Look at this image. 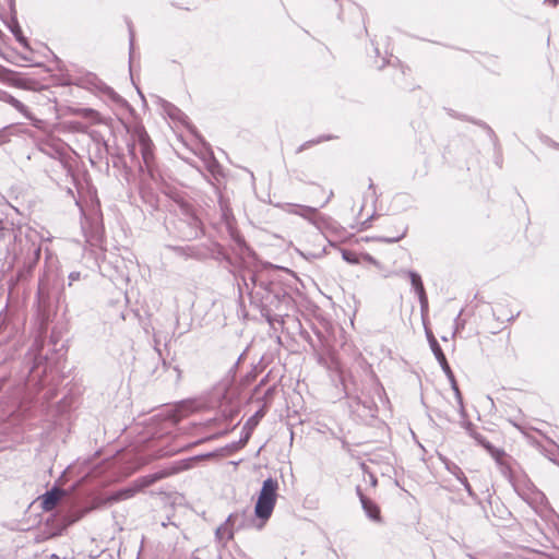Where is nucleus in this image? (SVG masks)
Here are the masks:
<instances>
[{
    "label": "nucleus",
    "mask_w": 559,
    "mask_h": 559,
    "mask_svg": "<svg viewBox=\"0 0 559 559\" xmlns=\"http://www.w3.org/2000/svg\"><path fill=\"white\" fill-rule=\"evenodd\" d=\"M252 287L250 290V299L261 308L262 314L272 322L278 313L272 314L273 311L287 310L293 301L289 293L280 281L270 280L265 274L258 273L250 276Z\"/></svg>",
    "instance_id": "1"
},
{
    "label": "nucleus",
    "mask_w": 559,
    "mask_h": 559,
    "mask_svg": "<svg viewBox=\"0 0 559 559\" xmlns=\"http://www.w3.org/2000/svg\"><path fill=\"white\" fill-rule=\"evenodd\" d=\"M135 140L128 143V155L134 165L139 166L140 171H151L154 159L153 142L143 128H136L133 133Z\"/></svg>",
    "instance_id": "2"
},
{
    "label": "nucleus",
    "mask_w": 559,
    "mask_h": 559,
    "mask_svg": "<svg viewBox=\"0 0 559 559\" xmlns=\"http://www.w3.org/2000/svg\"><path fill=\"white\" fill-rule=\"evenodd\" d=\"M278 481L272 477L265 479L258 496L254 514L258 519L266 521L271 518L277 500Z\"/></svg>",
    "instance_id": "3"
},
{
    "label": "nucleus",
    "mask_w": 559,
    "mask_h": 559,
    "mask_svg": "<svg viewBox=\"0 0 559 559\" xmlns=\"http://www.w3.org/2000/svg\"><path fill=\"white\" fill-rule=\"evenodd\" d=\"M195 460H197V457H190V459H185V460L174 462L169 466H166L155 473H152V474H148V475L138 478L136 481L142 490V489L155 484L156 481H158L160 479H164L168 476H171V475L178 474L182 471H187V469L191 468L193 466V463Z\"/></svg>",
    "instance_id": "4"
},
{
    "label": "nucleus",
    "mask_w": 559,
    "mask_h": 559,
    "mask_svg": "<svg viewBox=\"0 0 559 559\" xmlns=\"http://www.w3.org/2000/svg\"><path fill=\"white\" fill-rule=\"evenodd\" d=\"M245 525V514L243 513H231L229 514V516L226 519L225 523L222 524L219 527H217L216 530V537L219 539V540H223V539H230L233 538L234 536V528H241L242 526Z\"/></svg>",
    "instance_id": "5"
},
{
    "label": "nucleus",
    "mask_w": 559,
    "mask_h": 559,
    "mask_svg": "<svg viewBox=\"0 0 559 559\" xmlns=\"http://www.w3.org/2000/svg\"><path fill=\"white\" fill-rule=\"evenodd\" d=\"M478 444H480L481 447H484L490 454L491 456L496 460V462L500 465L501 467V473L503 475H509L510 474V467L509 465L507 464L506 462V459H507V454L504 453V451L502 450H499V449H496L490 442H488L481 433H479L477 430L475 431V433H473L471 436Z\"/></svg>",
    "instance_id": "6"
},
{
    "label": "nucleus",
    "mask_w": 559,
    "mask_h": 559,
    "mask_svg": "<svg viewBox=\"0 0 559 559\" xmlns=\"http://www.w3.org/2000/svg\"><path fill=\"white\" fill-rule=\"evenodd\" d=\"M281 207L286 213L299 215L302 218L309 221L310 223H314V219L318 215V207H313V206L300 205V204H294V203H284L283 205H281Z\"/></svg>",
    "instance_id": "7"
},
{
    "label": "nucleus",
    "mask_w": 559,
    "mask_h": 559,
    "mask_svg": "<svg viewBox=\"0 0 559 559\" xmlns=\"http://www.w3.org/2000/svg\"><path fill=\"white\" fill-rule=\"evenodd\" d=\"M178 205L181 214L186 216L188 224L193 229L191 235L193 237H198L202 233V224L201 221L195 216L192 206L185 201L178 202Z\"/></svg>",
    "instance_id": "8"
},
{
    "label": "nucleus",
    "mask_w": 559,
    "mask_h": 559,
    "mask_svg": "<svg viewBox=\"0 0 559 559\" xmlns=\"http://www.w3.org/2000/svg\"><path fill=\"white\" fill-rule=\"evenodd\" d=\"M356 490L366 515L374 522H381L379 506L374 501L366 497L359 487H357Z\"/></svg>",
    "instance_id": "9"
},
{
    "label": "nucleus",
    "mask_w": 559,
    "mask_h": 559,
    "mask_svg": "<svg viewBox=\"0 0 559 559\" xmlns=\"http://www.w3.org/2000/svg\"><path fill=\"white\" fill-rule=\"evenodd\" d=\"M41 253L40 243H35L34 241H27V257L24 260L23 271L26 273H31L32 270L37 264Z\"/></svg>",
    "instance_id": "10"
},
{
    "label": "nucleus",
    "mask_w": 559,
    "mask_h": 559,
    "mask_svg": "<svg viewBox=\"0 0 559 559\" xmlns=\"http://www.w3.org/2000/svg\"><path fill=\"white\" fill-rule=\"evenodd\" d=\"M64 496V490L58 487H53L43 496V509L45 511H51Z\"/></svg>",
    "instance_id": "11"
},
{
    "label": "nucleus",
    "mask_w": 559,
    "mask_h": 559,
    "mask_svg": "<svg viewBox=\"0 0 559 559\" xmlns=\"http://www.w3.org/2000/svg\"><path fill=\"white\" fill-rule=\"evenodd\" d=\"M141 490L139 484L136 480H134L130 486L121 488L108 498L109 502H118L122 500H127L132 498L135 493H138Z\"/></svg>",
    "instance_id": "12"
},
{
    "label": "nucleus",
    "mask_w": 559,
    "mask_h": 559,
    "mask_svg": "<svg viewBox=\"0 0 559 559\" xmlns=\"http://www.w3.org/2000/svg\"><path fill=\"white\" fill-rule=\"evenodd\" d=\"M167 248L183 258H199L201 255L200 250L192 246H167Z\"/></svg>",
    "instance_id": "13"
},
{
    "label": "nucleus",
    "mask_w": 559,
    "mask_h": 559,
    "mask_svg": "<svg viewBox=\"0 0 559 559\" xmlns=\"http://www.w3.org/2000/svg\"><path fill=\"white\" fill-rule=\"evenodd\" d=\"M427 337H428V341H429L430 348H431L436 359L440 364V366L442 367L445 364H448L445 355L443 354V352H442L438 341L432 335V333L431 332H427Z\"/></svg>",
    "instance_id": "14"
},
{
    "label": "nucleus",
    "mask_w": 559,
    "mask_h": 559,
    "mask_svg": "<svg viewBox=\"0 0 559 559\" xmlns=\"http://www.w3.org/2000/svg\"><path fill=\"white\" fill-rule=\"evenodd\" d=\"M13 108L17 110L20 114H22L27 120H29L35 128L40 129L43 127L44 121L41 119L36 118L29 111L28 107L25 106L22 102L17 100Z\"/></svg>",
    "instance_id": "15"
},
{
    "label": "nucleus",
    "mask_w": 559,
    "mask_h": 559,
    "mask_svg": "<svg viewBox=\"0 0 559 559\" xmlns=\"http://www.w3.org/2000/svg\"><path fill=\"white\" fill-rule=\"evenodd\" d=\"M445 468L451 473L460 483L466 481V476L459 465L453 462L445 461Z\"/></svg>",
    "instance_id": "16"
},
{
    "label": "nucleus",
    "mask_w": 559,
    "mask_h": 559,
    "mask_svg": "<svg viewBox=\"0 0 559 559\" xmlns=\"http://www.w3.org/2000/svg\"><path fill=\"white\" fill-rule=\"evenodd\" d=\"M407 275L411 280L412 286L414 287L416 294L418 295L424 293L425 288L420 275L414 271H408Z\"/></svg>",
    "instance_id": "17"
},
{
    "label": "nucleus",
    "mask_w": 559,
    "mask_h": 559,
    "mask_svg": "<svg viewBox=\"0 0 559 559\" xmlns=\"http://www.w3.org/2000/svg\"><path fill=\"white\" fill-rule=\"evenodd\" d=\"M11 32L14 34L16 40L22 44L25 48H28L27 39L23 36L21 27L19 26L17 22L14 21L13 25L10 26Z\"/></svg>",
    "instance_id": "18"
},
{
    "label": "nucleus",
    "mask_w": 559,
    "mask_h": 559,
    "mask_svg": "<svg viewBox=\"0 0 559 559\" xmlns=\"http://www.w3.org/2000/svg\"><path fill=\"white\" fill-rule=\"evenodd\" d=\"M35 81L26 78H16L13 80V85L23 90H33Z\"/></svg>",
    "instance_id": "19"
},
{
    "label": "nucleus",
    "mask_w": 559,
    "mask_h": 559,
    "mask_svg": "<svg viewBox=\"0 0 559 559\" xmlns=\"http://www.w3.org/2000/svg\"><path fill=\"white\" fill-rule=\"evenodd\" d=\"M265 415V411H264V407L260 408L259 411H257L254 413L253 416H251L247 423H246V427H249L250 429H252L253 427H255L258 425V423L260 421L261 418H263Z\"/></svg>",
    "instance_id": "20"
},
{
    "label": "nucleus",
    "mask_w": 559,
    "mask_h": 559,
    "mask_svg": "<svg viewBox=\"0 0 559 559\" xmlns=\"http://www.w3.org/2000/svg\"><path fill=\"white\" fill-rule=\"evenodd\" d=\"M342 258L349 264H358L360 263L361 259L355 251L352 250H343Z\"/></svg>",
    "instance_id": "21"
},
{
    "label": "nucleus",
    "mask_w": 559,
    "mask_h": 559,
    "mask_svg": "<svg viewBox=\"0 0 559 559\" xmlns=\"http://www.w3.org/2000/svg\"><path fill=\"white\" fill-rule=\"evenodd\" d=\"M79 114L84 118L94 120L95 122L99 121V114L92 108L80 109Z\"/></svg>",
    "instance_id": "22"
},
{
    "label": "nucleus",
    "mask_w": 559,
    "mask_h": 559,
    "mask_svg": "<svg viewBox=\"0 0 559 559\" xmlns=\"http://www.w3.org/2000/svg\"><path fill=\"white\" fill-rule=\"evenodd\" d=\"M90 136L92 138V140L96 143V145L100 148V147H104L105 151L108 150V145L106 143V141L103 139V136L100 135L99 132L97 131H91L90 132Z\"/></svg>",
    "instance_id": "23"
},
{
    "label": "nucleus",
    "mask_w": 559,
    "mask_h": 559,
    "mask_svg": "<svg viewBox=\"0 0 559 559\" xmlns=\"http://www.w3.org/2000/svg\"><path fill=\"white\" fill-rule=\"evenodd\" d=\"M330 139H332V136H321V138H318V139H314V140L307 141V142H305L304 144H301V145L297 148V153H300V152H302L304 150L309 148L310 146H312V145H314V144H319V143H321L322 141L330 140Z\"/></svg>",
    "instance_id": "24"
},
{
    "label": "nucleus",
    "mask_w": 559,
    "mask_h": 559,
    "mask_svg": "<svg viewBox=\"0 0 559 559\" xmlns=\"http://www.w3.org/2000/svg\"><path fill=\"white\" fill-rule=\"evenodd\" d=\"M418 299H419V302H420L421 311L427 310V308H428V299H427L426 292H424L421 294H418Z\"/></svg>",
    "instance_id": "25"
},
{
    "label": "nucleus",
    "mask_w": 559,
    "mask_h": 559,
    "mask_svg": "<svg viewBox=\"0 0 559 559\" xmlns=\"http://www.w3.org/2000/svg\"><path fill=\"white\" fill-rule=\"evenodd\" d=\"M461 484L464 486L465 490L467 491L468 496H469L472 499H474V500H478L477 495H476V493L474 492V490L472 489V487H471V485H469V483H468V480H467V479H466V481H462Z\"/></svg>",
    "instance_id": "26"
},
{
    "label": "nucleus",
    "mask_w": 559,
    "mask_h": 559,
    "mask_svg": "<svg viewBox=\"0 0 559 559\" xmlns=\"http://www.w3.org/2000/svg\"><path fill=\"white\" fill-rule=\"evenodd\" d=\"M441 368H442L443 372L447 374V377H448L449 381H450L451 383H454V379H455V377H454V374H453V372H452V370H451V368H450L449 364H445V365H444V366H442Z\"/></svg>",
    "instance_id": "27"
},
{
    "label": "nucleus",
    "mask_w": 559,
    "mask_h": 559,
    "mask_svg": "<svg viewBox=\"0 0 559 559\" xmlns=\"http://www.w3.org/2000/svg\"><path fill=\"white\" fill-rule=\"evenodd\" d=\"M453 391L455 393V397H456L457 404L460 406V412H461L462 415H465L464 405H463V399H462L461 392H460L459 389L453 390Z\"/></svg>",
    "instance_id": "28"
},
{
    "label": "nucleus",
    "mask_w": 559,
    "mask_h": 559,
    "mask_svg": "<svg viewBox=\"0 0 559 559\" xmlns=\"http://www.w3.org/2000/svg\"><path fill=\"white\" fill-rule=\"evenodd\" d=\"M81 278V273L78 271L71 272L68 276L69 283L68 285L71 286L73 282L79 281Z\"/></svg>",
    "instance_id": "29"
},
{
    "label": "nucleus",
    "mask_w": 559,
    "mask_h": 559,
    "mask_svg": "<svg viewBox=\"0 0 559 559\" xmlns=\"http://www.w3.org/2000/svg\"><path fill=\"white\" fill-rule=\"evenodd\" d=\"M253 273H249V276H243V285L246 287V289L248 290V294L250 295V290H251V287H252V282L250 280V276L252 275Z\"/></svg>",
    "instance_id": "30"
},
{
    "label": "nucleus",
    "mask_w": 559,
    "mask_h": 559,
    "mask_svg": "<svg viewBox=\"0 0 559 559\" xmlns=\"http://www.w3.org/2000/svg\"><path fill=\"white\" fill-rule=\"evenodd\" d=\"M463 426H464L465 430L467 431V433H468L469 436H472L473 433H475L476 428H475V426H474L471 421H466V423H464V424H463Z\"/></svg>",
    "instance_id": "31"
},
{
    "label": "nucleus",
    "mask_w": 559,
    "mask_h": 559,
    "mask_svg": "<svg viewBox=\"0 0 559 559\" xmlns=\"http://www.w3.org/2000/svg\"><path fill=\"white\" fill-rule=\"evenodd\" d=\"M129 35H130V56H132L133 45H134V33L132 26L129 24Z\"/></svg>",
    "instance_id": "32"
},
{
    "label": "nucleus",
    "mask_w": 559,
    "mask_h": 559,
    "mask_svg": "<svg viewBox=\"0 0 559 559\" xmlns=\"http://www.w3.org/2000/svg\"><path fill=\"white\" fill-rule=\"evenodd\" d=\"M17 98L13 97L11 94H9L8 98L5 99L4 103L11 105L12 107L15 106V104L17 103Z\"/></svg>",
    "instance_id": "33"
},
{
    "label": "nucleus",
    "mask_w": 559,
    "mask_h": 559,
    "mask_svg": "<svg viewBox=\"0 0 559 559\" xmlns=\"http://www.w3.org/2000/svg\"><path fill=\"white\" fill-rule=\"evenodd\" d=\"M405 236V230L397 237H393V238H385L384 240L386 242H397L399 240H401L403 237Z\"/></svg>",
    "instance_id": "34"
},
{
    "label": "nucleus",
    "mask_w": 559,
    "mask_h": 559,
    "mask_svg": "<svg viewBox=\"0 0 559 559\" xmlns=\"http://www.w3.org/2000/svg\"><path fill=\"white\" fill-rule=\"evenodd\" d=\"M361 258H362L365 261L369 262V263H372V264H376V263H377V261L374 260V258H373V257H371V255H370V254H368V253L362 254V257H361Z\"/></svg>",
    "instance_id": "35"
},
{
    "label": "nucleus",
    "mask_w": 559,
    "mask_h": 559,
    "mask_svg": "<svg viewBox=\"0 0 559 559\" xmlns=\"http://www.w3.org/2000/svg\"><path fill=\"white\" fill-rule=\"evenodd\" d=\"M9 96V93L3 91V90H0V100L1 102H5V99L8 98Z\"/></svg>",
    "instance_id": "36"
},
{
    "label": "nucleus",
    "mask_w": 559,
    "mask_h": 559,
    "mask_svg": "<svg viewBox=\"0 0 559 559\" xmlns=\"http://www.w3.org/2000/svg\"><path fill=\"white\" fill-rule=\"evenodd\" d=\"M249 437H250L249 433H247L245 437H242V439H240V443L242 445L246 444L248 442V440H249Z\"/></svg>",
    "instance_id": "37"
},
{
    "label": "nucleus",
    "mask_w": 559,
    "mask_h": 559,
    "mask_svg": "<svg viewBox=\"0 0 559 559\" xmlns=\"http://www.w3.org/2000/svg\"><path fill=\"white\" fill-rule=\"evenodd\" d=\"M273 392H274V388H269V389L266 390V392H265V397L271 396V395L273 394Z\"/></svg>",
    "instance_id": "38"
},
{
    "label": "nucleus",
    "mask_w": 559,
    "mask_h": 559,
    "mask_svg": "<svg viewBox=\"0 0 559 559\" xmlns=\"http://www.w3.org/2000/svg\"><path fill=\"white\" fill-rule=\"evenodd\" d=\"M333 195V192H330L329 197L326 198V200L320 205V207H323L332 198Z\"/></svg>",
    "instance_id": "39"
},
{
    "label": "nucleus",
    "mask_w": 559,
    "mask_h": 559,
    "mask_svg": "<svg viewBox=\"0 0 559 559\" xmlns=\"http://www.w3.org/2000/svg\"><path fill=\"white\" fill-rule=\"evenodd\" d=\"M546 2H549L552 5H557L559 3V0H546Z\"/></svg>",
    "instance_id": "40"
},
{
    "label": "nucleus",
    "mask_w": 559,
    "mask_h": 559,
    "mask_svg": "<svg viewBox=\"0 0 559 559\" xmlns=\"http://www.w3.org/2000/svg\"><path fill=\"white\" fill-rule=\"evenodd\" d=\"M451 385H452V389H453V390L459 389L457 383H456V381H455V380H454V383H451Z\"/></svg>",
    "instance_id": "41"
},
{
    "label": "nucleus",
    "mask_w": 559,
    "mask_h": 559,
    "mask_svg": "<svg viewBox=\"0 0 559 559\" xmlns=\"http://www.w3.org/2000/svg\"><path fill=\"white\" fill-rule=\"evenodd\" d=\"M451 385H452V389H453V390L459 389L457 383H456V381H455V380H454V383H451Z\"/></svg>",
    "instance_id": "42"
},
{
    "label": "nucleus",
    "mask_w": 559,
    "mask_h": 559,
    "mask_svg": "<svg viewBox=\"0 0 559 559\" xmlns=\"http://www.w3.org/2000/svg\"><path fill=\"white\" fill-rule=\"evenodd\" d=\"M80 518H81V515L70 520V523H73V522L78 521Z\"/></svg>",
    "instance_id": "43"
}]
</instances>
